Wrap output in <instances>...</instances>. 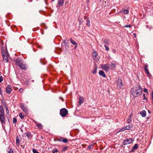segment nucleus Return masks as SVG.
Returning <instances> with one entry per match:
<instances>
[{"instance_id":"obj_52","label":"nucleus","mask_w":153,"mask_h":153,"mask_svg":"<svg viewBox=\"0 0 153 153\" xmlns=\"http://www.w3.org/2000/svg\"><path fill=\"white\" fill-rule=\"evenodd\" d=\"M112 51H113V52L114 53H115L116 52V51L115 50V49H113L112 50Z\"/></svg>"},{"instance_id":"obj_38","label":"nucleus","mask_w":153,"mask_h":153,"mask_svg":"<svg viewBox=\"0 0 153 153\" xmlns=\"http://www.w3.org/2000/svg\"><path fill=\"white\" fill-rule=\"evenodd\" d=\"M108 40L106 39H105L103 40V42L105 44H108Z\"/></svg>"},{"instance_id":"obj_5","label":"nucleus","mask_w":153,"mask_h":153,"mask_svg":"<svg viewBox=\"0 0 153 153\" xmlns=\"http://www.w3.org/2000/svg\"><path fill=\"white\" fill-rule=\"evenodd\" d=\"M68 110L65 108H63L60 110V114L63 117H65L68 114Z\"/></svg>"},{"instance_id":"obj_46","label":"nucleus","mask_w":153,"mask_h":153,"mask_svg":"<svg viewBox=\"0 0 153 153\" xmlns=\"http://www.w3.org/2000/svg\"><path fill=\"white\" fill-rule=\"evenodd\" d=\"M143 91L145 93H146L147 94H148V90L146 88H144L143 90Z\"/></svg>"},{"instance_id":"obj_34","label":"nucleus","mask_w":153,"mask_h":153,"mask_svg":"<svg viewBox=\"0 0 153 153\" xmlns=\"http://www.w3.org/2000/svg\"><path fill=\"white\" fill-rule=\"evenodd\" d=\"M26 136L28 137H30L31 136V134L30 133L27 132L25 133Z\"/></svg>"},{"instance_id":"obj_44","label":"nucleus","mask_w":153,"mask_h":153,"mask_svg":"<svg viewBox=\"0 0 153 153\" xmlns=\"http://www.w3.org/2000/svg\"><path fill=\"white\" fill-rule=\"evenodd\" d=\"M19 140L17 138H16V144H17L19 143Z\"/></svg>"},{"instance_id":"obj_4","label":"nucleus","mask_w":153,"mask_h":153,"mask_svg":"<svg viewBox=\"0 0 153 153\" xmlns=\"http://www.w3.org/2000/svg\"><path fill=\"white\" fill-rule=\"evenodd\" d=\"M116 83L117 88L118 89H120L122 88V87L123 86V84L122 82V80L121 79L118 78L117 80L116 81Z\"/></svg>"},{"instance_id":"obj_55","label":"nucleus","mask_w":153,"mask_h":153,"mask_svg":"<svg viewBox=\"0 0 153 153\" xmlns=\"http://www.w3.org/2000/svg\"><path fill=\"white\" fill-rule=\"evenodd\" d=\"M21 131H22V132H23V131L22 130H21Z\"/></svg>"},{"instance_id":"obj_31","label":"nucleus","mask_w":153,"mask_h":153,"mask_svg":"<svg viewBox=\"0 0 153 153\" xmlns=\"http://www.w3.org/2000/svg\"><path fill=\"white\" fill-rule=\"evenodd\" d=\"M9 149H8L7 150L8 153H15L12 149L10 148V150L9 151Z\"/></svg>"},{"instance_id":"obj_24","label":"nucleus","mask_w":153,"mask_h":153,"mask_svg":"<svg viewBox=\"0 0 153 153\" xmlns=\"http://www.w3.org/2000/svg\"><path fill=\"white\" fill-rule=\"evenodd\" d=\"M1 54L2 56L7 55V53L5 51L3 48H1Z\"/></svg>"},{"instance_id":"obj_14","label":"nucleus","mask_w":153,"mask_h":153,"mask_svg":"<svg viewBox=\"0 0 153 153\" xmlns=\"http://www.w3.org/2000/svg\"><path fill=\"white\" fill-rule=\"evenodd\" d=\"M33 122L36 125V126L39 129H42V125L41 124L37 122L34 120Z\"/></svg>"},{"instance_id":"obj_30","label":"nucleus","mask_w":153,"mask_h":153,"mask_svg":"<svg viewBox=\"0 0 153 153\" xmlns=\"http://www.w3.org/2000/svg\"><path fill=\"white\" fill-rule=\"evenodd\" d=\"M138 147V144H135L134 145V146L133 147V149H134L136 150V149H137Z\"/></svg>"},{"instance_id":"obj_36","label":"nucleus","mask_w":153,"mask_h":153,"mask_svg":"<svg viewBox=\"0 0 153 153\" xmlns=\"http://www.w3.org/2000/svg\"><path fill=\"white\" fill-rule=\"evenodd\" d=\"M87 25L89 27L90 26V21L89 19H88L87 21Z\"/></svg>"},{"instance_id":"obj_50","label":"nucleus","mask_w":153,"mask_h":153,"mask_svg":"<svg viewBox=\"0 0 153 153\" xmlns=\"http://www.w3.org/2000/svg\"><path fill=\"white\" fill-rule=\"evenodd\" d=\"M152 100L153 101V92H152Z\"/></svg>"},{"instance_id":"obj_6","label":"nucleus","mask_w":153,"mask_h":153,"mask_svg":"<svg viewBox=\"0 0 153 153\" xmlns=\"http://www.w3.org/2000/svg\"><path fill=\"white\" fill-rule=\"evenodd\" d=\"M144 68L145 73L147 74L148 76H151L150 74L149 73L148 68V65L147 64H146L144 65Z\"/></svg>"},{"instance_id":"obj_43","label":"nucleus","mask_w":153,"mask_h":153,"mask_svg":"<svg viewBox=\"0 0 153 153\" xmlns=\"http://www.w3.org/2000/svg\"><path fill=\"white\" fill-rule=\"evenodd\" d=\"M93 145H90L88 146V148L90 149H91L93 148Z\"/></svg>"},{"instance_id":"obj_26","label":"nucleus","mask_w":153,"mask_h":153,"mask_svg":"<svg viewBox=\"0 0 153 153\" xmlns=\"http://www.w3.org/2000/svg\"><path fill=\"white\" fill-rule=\"evenodd\" d=\"M40 61L41 63L43 65L45 64L46 63V61L45 59H41Z\"/></svg>"},{"instance_id":"obj_49","label":"nucleus","mask_w":153,"mask_h":153,"mask_svg":"<svg viewBox=\"0 0 153 153\" xmlns=\"http://www.w3.org/2000/svg\"><path fill=\"white\" fill-rule=\"evenodd\" d=\"M133 36H134V37L135 38H136V37H137V35H136V33H133Z\"/></svg>"},{"instance_id":"obj_41","label":"nucleus","mask_w":153,"mask_h":153,"mask_svg":"<svg viewBox=\"0 0 153 153\" xmlns=\"http://www.w3.org/2000/svg\"><path fill=\"white\" fill-rule=\"evenodd\" d=\"M33 153H39L36 149H33Z\"/></svg>"},{"instance_id":"obj_33","label":"nucleus","mask_w":153,"mask_h":153,"mask_svg":"<svg viewBox=\"0 0 153 153\" xmlns=\"http://www.w3.org/2000/svg\"><path fill=\"white\" fill-rule=\"evenodd\" d=\"M19 116L21 118V119H23L24 118V114H22V113H20L19 114Z\"/></svg>"},{"instance_id":"obj_21","label":"nucleus","mask_w":153,"mask_h":153,"mask_svg":"<svg viewBox=\"0 0 153 153\" xmlns=\"http://www.w3.org/2000/svg\"><path fill=\"white\" fill-rule=\"evenodd\" d=\"M140 114H141L142 116L143 117H144L146 116V111L145 110H143L140 112Z\"/></svg>"},{"instance_id":"obj_18","label":"nucleus","mask_w":153,"mask_h":153,"mask_svg":"<svg viewBox=\"0 0 153 153\" xmlns=\"http://www.w3.org/2000/svg\"><path fill=\"white\" fill-rule=\"evenodd\" d=\"M133 125L131 124L126 126V129L127 130H129L131 129Z\"/></svg>"},{"instance_id":"obj_16","label":"nucleus","mask_w":153,"mask_h":153,"mask_svg":"<svg viewBox=\"0 0 153 153\" xmlns=\"http://www.w3.org/2000/svg\"><path fill=\"white\" fill-rule=\"evenodd\" d=\"M99 74L100 75L102 76L103 77H106V76L105 75V73L103 71H99Z\"/></svg>"},{"instance_id":"obj_9","label":"nucleus","mask_w":153,"mask_h":153,"mask_svg":"<svg viewBox=\"0 0 153 153\" xmlns=\"http://www.w3.org/2000/svg\"><path fill=\"white\" fill-rule=\"evenodd\" d=\"M93 55L94 57V59L95 60L98 61L99 60V56L97 52L94 51L93 53Z\"/></svg>"},{"instance_id":"obj_8","label":"nucleus","mask_w":153,"mask_h":153,"mask_svg":"<svg viewBox=\"0 0 153 153\" xmlns=\"http://www.w3.org/2000/svg\"><path fill=\"white\" fill-rule=\"evenodd\" d=\"M133 141V140L131 138L127 139L125 140H124L123 145H125L129 144L131 143Z\"/></svg>"},{"instance_id":"obj_23","label":"nucleus","mask_w":153,"mask_h":153,"mask_svg":"<svg viewBox=\"0 0 153 153\" xmlns=\"http://www.w3.org/2000/svg\"><path fill=\"white\" fill-rule=\"evenodd\" d=\"M116 67V64L115 63H111L110 65V68L111 69L113 70Z\"/></svg>"},{"instance_id":"obj_32","label":"nucleus","mask_w":153,"mask_h":153,"mask_svg":"<svg viewBox=\"0 0 153 153\" xmlns=\"http://www.w3.org/2000/svg\"><path fill=\"white\" fill-rule=\"evenodd\" d=\"M126 126L124 127H123L121 129H120L118 131L119 132H120L121 131H125V130H126Z\"/></svg>"},{"instance_id":"obj_28","label":"nucleus","mask_w":153,"mask_h":153,"mask_svg":"<svg viewBox=\"0 0 153 153\" xmlns=\"http://www.w3.org/2000/svg\"><path fill=\"white\" fill-rule=\"evenodd\" d=\"M68 146H65V147H64L62 148V152L65 151L67 150V149H68Z\"/></svg>"},{"instance_id":"obj_45","label":"nucleus","mask_w":153,"mask_h":153,"mask_svg":"<svg viewBox=\"0 0 153 153\" xmlns=\"http://www.w3.org/2000/svg\"><path fill=\"white\" fill-rule=\"evenodd\" d=\"M3 80V78L2 76H0V83Z\"/></svg>"},{"instance_id":"obj_20","label":"nucleus","mask_w":153,"mask_h":153,"mask_svg":"<svg viewBox=\"0 0 153 153\" xmlns=\"http://www.w3.org/2000/svg\"><path fill=\"white\" fill-rule=\"evenodd\" d=\"M4 114V112L3 107L2 106H0V115Z\"/></svg>"},{"instance_id":"obj_35","label":"nucleus","mask_w":153,"mask_h":153,"mask_svg":"<svg viewBox=\"0 0 153 153\" xmlns=\"http://www.w3.org/2000/svg\"><path fill=\"white\" fill-rule=\"evenodd\" d=\"M17 119L15 118H14L13 119V123L15 124L17 123Z\"/></svg>"},{"instance_id":"obj_25","label":"nucleus","mask_w":153,"mask_h":153,"mask_svg":"<svg viewBox=\"0 0 153 153\" xmlns=\"http://www.w3.org/2000/svg\"><path fill=\"white\" fill-rule=\"evenodd\" d=\"M97 67L96 66L93 69V70H92V72L93 74H95L97 71Z\"/></svg>"},{"instance_id":"obj_11","label":"nucleus","mask_w":153,"mask_h":153,"mask_svg":"<svg viewBox=\"0 0 153 153\" xmlns=\"http://www.w3.org/2000/svg\"><path fill=\"white\" fill-rule=\"evenodd\" d=\"M21 107L22 109L25 113H27L28 112V110L26 108V106H25L22 103L21 104Z\"/></svg>"},{"instance_id":"obj_3","label":"nucleus","mask_w":153,"mask_h":153,"mask_svg":"<svg viewBox=\"0 0 153 153\" xmlns=\"http://www.w3.org/2000/svg\"><path fill=\"white\" fill-rule=\"evenodd\" d=\"M68 40L67 39L64 40L62 43V48L63 49H65V50L68 49L69 47Z\"/></svg>"},{"instance_id":"obj_47","label":"nucleus","mask_w":153,"mask_h":153,"mask_svg":"<svg viewBox=\"0 0 153 153\" xmlns=\"http://www.w3.org/2000/svg\"><path fill=\"white\" fill-rule=\"evenodd\" d=\"M143 100H147V99L146 98V97H145V94H143Z\"/></svg>"},{"instance_id":"obj_7","label":"nucleus","mask_w":153,"mask_h":153,"mask_svg":"<svg viewBox=\"0 0 153 153\" xmlns=\"http://www.w3.org/2000/svg\"><path fill=\"white\" fill-rule=\"evenodd\" d=\"M109 65L108 64L102 65L101 66L102 68L106 72L108 71L109 69Z\"/></svg>"},{"instance_id":"obj_17","label":"nucleus","mask_w":153,"mask_h":153,"mask_svg":"<svg viewBox=\"0 0 153 153\" xmlns=\"http://www.w3.org/2000/svg\"><path fill=\"white\" fill-rule=\"evenodd\" d=\"M4 61L5 62H7L8 60L7 59V54L2 56Z\"/></svg>"},{"instance_id":"obj_51","label":"nucleus","mask_w":153,"mask_h":153,"mask_svg":"<svg viewBox=\"0 0 153 153\" xmlns=\"http://www.w3.org/2000/svg\"><path fill=\"white\" fill-rule=\"evenodd\" d=\"M133 115V114H132V113H131L130 115H129V117H130V118H131V116Z\"/></svg>"},{"instance_id":"obj_29","label":"nucleus","mask_w":153,"mask_h":153,"mask_svg":"<svg viewBox=\"0 0 153 153\" xmlns=\"http://www.w3.org/2000/svg\"><path fill=\"white\" fill-rule=\"evenodd\" d=\"M6 111L7 116H9V110L7 107H6Z\"/></svg>"},{"instance_id":"obj_42","label":"nucleus","mask_w":153,"mask_h":153,"mask_svg":"<svg viewBox=\"0 0 153 153\" xmlns=\"http://www.w3.org/2000/svg\"><path fill=\"white\" fill-rule=\"evenodd\" d=\"M104 47H105V50L107 51H109V48L106 45H104Z\"/></svg>"},{"instance_id":"obj_12","label":"nucleus","mask_w":153,"mask_h":153,"mask_svg":"<svg viewBox=\"0 0 153 153\" xmlns=\"http://www.w3.org/2000/svg\"><path fill=\"white\" fill-rule=\"evenodd\" d=\"M11 86L10 85H8L7 86V87L6 89V92L8 94H10L12 91L11 89Z\"/></svg>"},{"instance_id":"obj_2","label":"nucleus","mask_w":153,"mask_h":153,"mask_svg":"<svg viewBox=\"0 0 153 153\" xmlns=\"http://www.w3.org/2000/svg\"><path fill=\"white\" fill-rule=\"evenodd\" d=\"M16 65L19 66L22 70H26V65L23 62L22 60L20 58H17L15 61Z\"/></svg>"},{"instance_id":"obj_27","label":"nucleus","mask_w":153,"mask_h":153,"mask_svg":"<svg viewBox=\"0 0 153 153\" xmlns=\"http://www.w3.org/2000/svg\"><path fill=\"white\" fill-rule=\"evenodd\" d=\"M52 152L53 153H57L59 152V151L57 149L55 148L52 150Z\"/></svg>"},{"instance_id":"obj_22","label":"nucleus","mask_w":153,"mask_h":153,"mask_svg":"<svg viewBox=\"0 0 153 153\" xmlns=\"http://www.w3.org/2000/svg\"><path fill=\"white\" fill-rule=\"evenodd\" d=\"M83 98L81 97H79V105H81L83 102Z\"/></svg>"},{"instance_id":"obj_39","label":"nucleus","mask_w":153,"mask_h":153,"mask_svg":"<svg viewBox=\"0 0 153 153\" xmlns=\"http://www.w3.org/2000/svg\"><path fill=\"white\" fill-rule=\"evenodd\" d=\"M128 13V10H124V14H127Z\"/></svg>"},{"instance_id":"obj_53","label":"nucleus","mask_w":153,"mask_h":153,"mask_svg":"<svg viewBox=\"0 0 153 153\" xmlns=\"http://www.w3.org/2000/svg\"><path fill=\"white\" fill-rule=\"evenodd\" d=\"M59 98L61 99L62 101H63V99L61 97H59Z\"/></svg>"},{"instance_id":"obj_40","label":"nucleus","mask_w":153,"mask_h":153,"mask_svg":"<svg viewBox=\"0 0 153 153\" xmlns=\"http://www.w3.org/2000/svg\"><path fill=\"white\" fill-rule=\"evenodd\" d=\"M124 27H125L130 28L131 27V26L130 25H125L124 26Z\"/></svg>"},{"instance_id":"obj_15","label":"nucleus","mask_w":153,"mask_h":153,"mask_svg":"<svg viewBox=\"0 0 153 153\" xmlns=\"http://www.w3.org/2000/svg\"><path fill=\"white\" fill-rule=\"evenodd\" d=\"M58 0V6L59 7H61L63 5V4L64 3V1L63 0Z\"/></svg>"},{"instance_id":"obj_13","label":"nucleus","mask_w":153,"mask_h":153,"mask_svg":"<svg viewBox=\"0 0 153 153\" xmlns=\"http://www.w3.org/2000/svg\"><path fill=\"white\" fill-rule=\"evenodd\" d=\"M58 141H59L60 142H63L64 143H66L68 142V140L66 138H64L63 137H61L59 138V140Z\"/></svg>"},{"instance_id":"obj_48","label":"nucleus","mask_w":153,"mask_h":153,"mask_svg":"<svg viewBox=\"0 0 153 153\" xmlns=\"http://www.w3.org/2000/svg\"><path fill=\"white\" fill-rule=\"evenodd\" d=\"M23 90V89L22 88H20L19 89V91L21 92H22Z\"/></svg>"},{"instance_id":"obj_54","label":"nucleus","mask_w":153,"mask_h":153,"mask_svg":"<svg viewBox=\"0 0 153 153\" xmlns=\"http://www.w3.org/2000/svg\"><path fill=\"white\" fill-rule=\"evenodd\" d=\"M79 22L80 23H81L82 22V21H81L80 20L79 21Z\"/></svg>"},{"instance_id":"obj_10","label":"nucleus","mask_w":153,"mask_h":153,"mask_svg":"<svg viewBox=\"0 0 153 153\" xmlns=\"http://www.w3.org/2000/svg\"><path fill=\"white\" fill-rule=\"evenodd\" d=\"M0 121L1 124H5V123L4 115H0Z\"/></svg>"},{"instance_id":"obj_37","label":"nucleus","mask_w":153,"mask_h":153,"mask_svg":"<svg viewBox=\"0 0 153 153\" xmlns=\"http://www.w3.org/2000/svg\"><path fill=\"white\" fill-rule=\"evenodd\" d=\"M132 121V119L131 118L129 117L127 120V122L128 123H130Z\"/></svg>"},{"instance_id":"obj_1","label":"nucleus","mask_w":153,"mask_h":153,"mask_svg":"<svg viewBox=\"0 0 153 153\" xmlns=\"http://www.w3.org/2000/svg\"><path fill=\"white\" fill-rule=\"evenodd\" d=\"M131 92L134 97H136L142 94V89L140 86L137 85L131 89Z\"/></svg>"},{"instance_id":"obj_19","label":"nucleus","mask_w":153,"mask_h":153,"mask_svg":"<svg viewBox=\"0 0 153 153\" xmlns=\"http://www.w3.org/2000/svg\"><path fill=\"white\" fill-rule=\"evenodd\" d=\"M70 40L71 42L74 45H76L75 47V48H76V47L77 46V43L73 39H70Z\"/></svg>"}]
</instances>
